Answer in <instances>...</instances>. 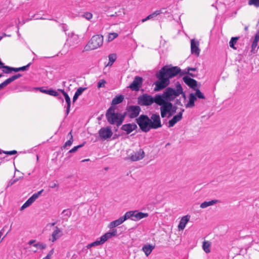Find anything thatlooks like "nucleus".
I'll return each instance as SVG.
<instances>
[{
	"label": "nucleus",
	"instance_id": "nucleus-1",
	"mask_svg": "<svg viewBox=\"0 0 259 259\" xmlns=\"http://www.w3.org/2000/svg\"><path fill=\"white\" fill-rule=\"evenodd\" d=\"M187 73V72L186 70L182 71L178 66L168 67L165 66L163 67L156 74L158 80L154 83L155 85L154 91H159L165 88L170 83L169 79L179 74L180 76H182Z\"/></svg>",
	"mask_w": 259,
	"mask_h": 259
},
{
	"label": "nucleus",
	"instance_id": "nucleus-2",
	"mask_svg": "<svg viewBox=\"0 0 259 259\" xmlns=\"http://www.w3.org/2000/svg\"><path fill=\"white\" fill-rule=\"evenodd\" d=\"M116 108L111 106L106 113V117L108 122L111 124H116L117 126L120 125L123 122L125 115L116 112Z\"/></svg>",
	"mask_w": 259,
	"mask_h": 259
},
{
	"label": "nucleus",
	"instance_id": "nucleus-3",
	"mask_svg": "<svg viewBox=\"0 0 259 259\" xmlns=\"http://www.w3.org/2000/svg\"><path fill=\"white\" fill-rule=\"evenodd\" d=\"M183 93V90L181 84L177 82L176 83V88L173 89L170 87L167 88L163 92V94L161 95L163 97V99L170 102Z\"/></svg>",
	"mask_w": 259,
	"mask_h": 259
},
{
	"label": "nucleus",
	"instance_id": "nucleus-4",
	"mask_svg": "<svg viewBox=\"0 0 259 259\" xmlns=\"http://www.w3.org/2000/svg\"><path fill=\"white\" fill-rule=\"evenodd\" d=\"M160 95L156 94L154 97L148 95L144 94L138 98V103L141 106H150L153 103H160Z\"/></svg>",
	"mask_w": 259,
	"mask_h": 259
},
{
	"label": "nucleus",
	"instance_id": "nucleus-5",
	"mask_svg": "<svg viewBox=\"0 0 259 259\" xmlns=\"http://www.w3.org/2000/svg\"><path fill=\"white\" fill-rule=\"evenodd\" d=\"M103 43V37L101 35L93 36L84 48L86 51L93 50L102 46Z\"/></svg>",
	"mask_w": 259,
	"mask_h": 259
},
{
	"label": "nucleus",
	"instance_id": "nucleus-6",
	"mask_svg": "<svg viewBox=\"0 0 259 259\" xmlns=\"http://www.w3.org/2000/svg\"><path fill=\"white\" fill-rule=\"evenodd\" d=\"M137 123L143 132H148L151 129V119L145 115H141L136 119Z\"/></svg>",
	"mask_w": 259,
	"mask_h": 259
},
{
	"label": "nucleus",
	"instance_id": "nucleus-7",
	"mask_svg": "<svg viewBox=\"0 0 259 259\" xmlns=\"http://www.w3.org/2000/svg\"><path fill=\"white\" fill-rule=\"evenodd\" d=\"M160 103L157 104V105L161 106L160 109L161 112V116L162 118L166 116L167 113H169L172 109V104L170 102H169L164 99L163 97L160 96Z\"/></svg>",
	"mask_w": 259,
	"mask_h": 259
},
{
	"label": "nucleus",
	"instance_id": "nucleus-8",
	"mask_svg": "<svg viewBox=\"0 0 259 259\" xmlns=\"http://www.w3.org/2000/svg\"><path fill=\"white\" fill-rule=\"evenodd\" d=\"M141 109L140 106L136 105H131L127 106L126 111L123 115L127 116L131 118L137 117L140 114Z\"/></svg>",
	"mask_w": 259,
	"mask_h": 259
},
{
	"label": "nucleus",
	"instance_id": "nucleus-9",
	"mask_svg": "<svg viewBox=\"0 0 259 259\" xmlns=\"http://www.w3.org/2000/svg\"><path fill=\"white\" fill-rule=\"evenodd\" d=\"M196 96L199 99H205V96L203 93H202L199 89H197L196 90L195 95L193 93H191L189 95V101L188 103L185 105L186 108H192L195 106L194 102L197 99Z\"/></svg>",
	"mask_w": 259,
	"mask_h": 259
},
{
	"label": "nucleus",
	"instance_id": "nucleus-10",
	"mask_svg": "<svg viewBox=\"0 0 259 259\" xmlns=\"http://www.w3.org/2000/svg\"><path fill=\"white\" fill-rule=\"evenodd\" d=\"M98 133L100 138L103 140L111 138L113 135L111 128L110 126L102 127L99 131Z\"/></svg>",
	"mask_w": 259,
	"mask_h": 259
},
{
	"label": "nucleus",
	"instance_id": "nucleus-11",
	"mask_svg": "<svg viewBox=\"0 0 259 259\" xmlns=\"http://www.w3.org/2000/svg\"><path fill=\"white\" fill-rule=\"evenodd\" d=\"M145 156V152L142 149L133 151L128 157V159L132 161H137L142 159Z\"/></svg>",
	"mask_w": 259,
	"mask_h": 259
},
{
	"label": "nucleus",
	"instance_id": "nucleus-12",
	"mask_svg": "<svg viewBox=\"0 0 259 259\" xmlns=\"http://www.w3.org/2000/svg\"><path fill=\"white\" fill-rule=\"evenodd\" d=\"M44 190L42 189L38 192L33 194L21 207L20 210H23L31 205L33 202L41 195Z\"/></svg>",
	"mask_w": 259,
	"mask_h": 259
},
{
	"label": "nucleus",
	"instance_id": "nucleus-13",
	"mask_svg": "<svg viewBox=\"0 0 259 259\" xmlns=\"http://www.w3.org/2000/svg\"><path fill=\"white\" fill-rule=\"evenodd\" d=\"M150 119H151L150 127L151 129H157L162 126L160 116L158 114H152Z\"/></svg>",
	"mask_w": 259,
	"mask_h": 259
},
{
	"label": "nucleus",
	"instance_id": "nucleus-14",
	"mask_svg": "<svg viewBox=\"0 0 259 259\" xmlns=\"http://www.w3.org/2000/svg\"><path fill=\"white\" fill-rule=\"evenodd\" d=\"M142 77L139 76H136L134 78L133 81L131 83L128 87L133 91H138L141 88L142 85Z\"/></svg>",
	"mask_w": 259,
	"mask_h": 259
},
{
	"label": "nucleus",
	"instance_id": "nucleus-15",
	"mask_svg": "<svg viewBox=\"0 0 259 259\" xmlns=\"http://www.w3.org/2000/svg\"><path fill=\"white\" fill-rule=\"evenodd\" d=\"M63 234L61 229L58 227H55V230L53 232L51 238L49 239V240L52 241V242H54L59 238H60Z\"/></svg>",
	"mask_w": 259,
	"mask_h": 259
},
{
	"label": "nucleus",
	"instance_id": "nucleus-16",
	"mask_svg": "<svg viewBox=\"0 0 259 259\" xmlns=\"http://www.w3.org/2000/svg\"><path fill=\"white\" fill-rule=\"evenodd\" d=\"M137 128V126L135 123H127L122 125L121 129L126 132L127 134H129Z\"/></svg>",
	"mask_w": 259,
	"mask_h": 259
},
{
	"label": "nucleus",
	"instance_id": "nucleus-17",
	"mask_svg": "<svg viewBox=\"0 0 259 259\" xmlns=\"http://www.w3.org/2000/svg\"><path fill=\"white\" fill-rule=\"evenodd\" d=\"M22 75L21 74H15L11 77L8 78L5 81H4L3 82L0 84V90L3 89L4 87L7 86L8 84L12 82V81H14L15 80L19 78V77H21Z\"/></svg>",
	"mask_w": 259,
	"mask_h": 259
},
{
	"label": "nucleus",
	"instance_id": "nucleus-18",
	"mask_svg": "<svg viewBox=\"0 0 259 259\" xmlns=\"http://www.w3.org/2000/svg\"><path fill=\"white\" fill-rule=\"evenodd\" d=\"M199 42L195 41L194 39L191 40V50L192 54H195L197 56L200 53V49L199 48Z\"/></svg>",
	"mask_w": 259,
	"mask_h": 259
},
{
	"label": "nucleus",
	"instance_id": "nucleus-19",
	"mask_svg": "<svg viewBox=\"0 0 259 259\" xmlns=\"http://www.w3.org/2000/svg\"><path fill=\"white\" fill-rule=\"evenodd\" d=\"M183 79L185 83L192 89H195V88L197 85V82L196 80L187 76H184Z\"/></svg>",
	"mask_w": 259,
	"mask_h": 259
},
{
	"label": "nucleus",
	"instance_id": "nucleus-20",
	"mask_svg": "<svg viewBox=\"0 0 259 259\" xmlns=\"http://www.w3.org/2000/svg\"><path fill=\"white\" fill-rule=\"evenodd\" d=\"M117 230L115 229H112L111 231L107 232L103 235L101 237L102 239V241H103L105 243L108 239L111 238L113 236H115L117 235Z\"/></svg>",
	"mask_w": 259,
	"mask_h": 259
},
{
	"label": "nucleus",
	"instance_id": "nucleus-21",
	"mask_svg": "<svg viewBox=\"0 0 259 259\" xmlns=\"http://www.w3.org/2000/svg\"><path fill=\"white\" fill-rule=\"evenodd\" d=\"M184 111V109L180 112H179L177 115L174 116L173 118L168 121V127H172L174 125L180 121L182 118V112Z\"/></svg>",
	"mask_w": 259,
	"mask_h": 259
},
{
	"label": "nucleus",
	"instance_id": "nucleus-22",
	"mask_svg": "<svg viewBox=\"0 0 259 259\" xmlns=\"http://www.w3.org/2000/svg\"><path fill=\"white\" fill-rule=\"evenodd\" d=\"M190 219V216L189 215L183 216L181 218L178 225V229L179 230H183L185 229L186 225L189 221Z\"/></svg>",
	"mask_w": 259,
	"mask_h": 259
},
{
	"label": "nucleus",
	"instance_id": "nucleus-23",
	"mask_svg": "<svg viewBox=\"0 0 259 259\" xmlns=\"http://www.w3.org/2000/svg\"><path fill=\"white\" fill-rule=\"evenodd\" d=\"M59 91L61 92L64 96L65 101L67 103L66 115H67L70 111L71 106V100L68 95L66 93L64 90L59 89Z\"/></svg>",
	"mask_w": 259,
	"mask_h": 259
},
{
	"label": "nucleus",
	"instance_id": "nucleus-24",
	"mask_svg": "<svg viewBox=\"0 0 259 259\" xmlns=\"http://www.w3.org/2000/svg\"><path fill=\"white\" fill-rule=\"evenodd\" d=\"M124 222V221L123 220L122 217H121L119 219L110 222L108 224V227L110 229H113L114 228L121 225Z\"/></svg>",
	"mask_w": 259,
	"mask_h": 259
},
{
	"label": "nucleus",
	"instance_id": "nucleus-25",
	"mask_svg": "<svg viewBox=\"0 0 259 259\" xmlns=\"http://www.w3.org/2000/svg\"><path fill=\"white\" fill-rule=\"evenodd\" d=\"M154 248V246L150 244H146L143 246L142 250L145 253L146 256H148L151 253Z\"/></svg>",
	"mask_w": 259,
	"mask_h": 259
},
{
	"label": "nucleus",
	"instance_id": "nucleus-26",
	"mask_svg": "<svg viewBox=\"0 0 259 259\" xmlns=\"http://www.w3.org/2000/svg\"><path fill=\"white\" fill-rule=\"evenodd\" d=\"M149 215L148 213H145L142 212H139L138 210H136V215L133 219L134 221H138L142 219L148 217Z\"/></svg>",
	"mask_w": 259,
	"mask_h": 259
},
{
	"label": "nucleus",
	"instance_id": "nucleus-27",
	"mask_svg": "<svg viewBox=\"0 0 259 259\" xmlns=\"http://www.w3.org/2000/svg\"><path fill=\"white\" fill-rule=\"evenodd\" d=\"M218 202H219V200L217 199H213L209 201H204L200 204V207L202 208H205L209 206L217 204Z\"/></svg>",
	"mask_w": 259,
	"mask_h": 259
},
{
	"label": "nucleus",
	"instance_id": "nucleus-28",
	"mask_svg": "<svg viewBox=\"0 0 259 259\" xmlns=\"http://www.w3.org/2000/svg\"><path fill=\"white\" fill-rule=\"evenodd\" d=\"M136 215V210H130L127 211L122 218L123 219L124 221H126L127 219H131L133 221V219L135 218Z\"/></svg>",
	"mask_w": 259,
	"mask_h": 259
},
{
	"label": "nucleus",
	"instance_id": "nucleus-29",
	"mask_svg": "<svg viewBox=\"0 0 259 259\" xmlns=\"http://www.w3.org/2000/svg\"><path fill=\"white\" fill-rule=\"evenodd\" d=\"M124 99V97L123 95H119L116 96L115 98H114L112 101V106H114L120 103H121Z\"/></svg>",
	"mask_w": 259,
	"mask_h": 259
},
{
	"label": "nucleus",
	"instance_id": "nucleus-30",
	"mask_svg": "<svg viewBox=\"0 0 259 259\" xmlns=\"http://www.w3.org/2000/svg\"><path fill=\"white\" fill-rule=\"evenodd\" d=\"M211 242L209 241H204L203 242L202 248L207 253L210 252Z\"/></svg>",
	"mask_w": 259,
	"mask_h": 259
},
{
	"label": "nucleus",
	"instance_id": "nucleus-31",
	"mask_svg": "<svg viewBox=\"0 0 259 259\" xmlns=\"http://www.w3.org/2000/svg\"><path fill=\"white\" fill-rule=\"evenodd\" d=\"M33 246L35 247L36 249L33 250L34 252H36L37 249H44L46 248L47 245L46 244L41 243V242H37L33 244Z\"/></svg>",
	"mask_w": 259,
	"mask_h": 259
},
{
	"label": "nucleus",
	"instance_id": "nucleus-32",
	"mask_svg": "<svg viewBox=\"0 0 259 259\" xmlns=\"http://www.w3.org/2000/svg\"><path fill=\"white\" fill-rule=\"evenodd\" d=\"M103 243H104V242H103V241H102V239L100 237V240H97L87 245V248H91L94 246H98V245L102 244Z\"/></svg>",
	"mask_w": 259,
	"mask_h": 259
},
{
	"label": "nucleus",
	"instance_id": "nucleus-33",
	"mask_svg": "<svg viewBox=\"0 0 259 259\" xmlns=\"http://www.w3.org/2000/svg\"><path fill=\"white\" fill-rule=\"evenodd\" d=\"M239 37H233L231 38V40L229 41V46L230 47L236 50V48L235 47V45L237 43V40L239 39Z\"/></svg>",
	"mask_w": 259,
	"mask_h": 259
},
{
	"label": "nucleus",
	"instance_id": "nucleus-34",
	"mask_svg": "<svg viewBox=\"0 0 259 259\" xmlns=\"http://www.w3.org/2000/svg\"><path fill=\"white\" fill-rule=\"evenodd\" d=\"M109 62L107 64L108 66H111L113 63L115 62L116 59V56L114 54H110L108 56Z\"/></svg>",
	"mask_w": 259,
	"mask_h": 259
},
{
	"label": "nucleus",
	"instance_id": "nucleus-35",
	"mask_svg": "<svg viewBox=\"0 0 259 259\" xmlns=\"http://www.w3.org/2000/svg\"><path fill=\"white\" fill-rule=\"evenodd\" d=\"M30 64H31V63H29L27 65L24 66L23 67H19V68H13V71L14 72H18L20 71L27 70H28Z\"/></svg>",
	"mask_w": 259,
	"mask_h": 259
},
{
	"label": "nucleus",
	"instance_id": "nucleus-36",
	"mask_svg": "<svg viewBox=\"0 0 259 259\" xmlns=\"http://www.w3.org/2000/svg\"><path fill=\"white\" fill-rule=\"evenodd\" d=\"M73 142V136H71L69 139L66 141L63 146L61 148H67V147H70Z\"/></svg>",
	"mask_w": 259,
	"mask_h": 259
},
{
	"label": "nucleus",
	"instance_id": "nucleus-37",
	"mask_svg": "<svg viewBox=\"0 0 259 259\" xmlns=\"http://www.w3.org/2000/svg\"><path fill=\"white\" fill-rule=\"evenodd\" d=\"M0 68L5 69V70H3V71L6 73H10L12 71H13V67H11L8 66L4 65V63L2 66H0Z\"/></svg>",
	"mask_w": 259,
	"mask_h": 259
},
{
	"label": "nucleus",
	"instance_id": "nucleus-38",
	"mask_svg": "<svg viewBox=\"0 0 259 259\" xmlns=\"http://www.w3.org/2000/svg\"><path fill=\"white\" fill-rule=\"evenodd\" d=\"M81 17L84 18L88 20H90L93 18V14L90 12H87L82 14Z\"/></svg>",
	"mask_w": 259,
	"mask_h": 259
},
{
	"label": "nucleus",
	"instance_id": "nucleus-39",
	"mask_svg": "<svg viewBox=\"0 0 259 259\" xmlns=\"http://www.w3.org/2000/svg\"><path fill=\"white\" fill-rule=\"evenodd\" d=\"M118 36V34L115 32L110 33L108 35V40L111 41Z\"/></svg>",
	"mask_w": 259,
	"mask_h": 259
},
{
	"label": "nucleus",
	"instance_id": "nucleus-40",
	"mask_svg": "<svg viewBox=\"0 0 259 259\" xmlns=\"http://www.w3.org/2000/svg\"><path fill=\"white\" fill-rule=\"evenodd\" d=\"M249 5H254L256 7H259V0H249L248 2Z\"/></svg>",
	"mask_w": 259,
	"mask_h": 259
},
{
	"label": "nucleus",
	"instance_id": "nucleus-41",
	"mask_svg": "<svg viewBox=\"0 0 259 259\" xmlns=\"http://www.w3.org/2000/svg\"><path fill=\"white\" fill-rule=\"evenodd\" d=\"M84 143H83L82 144L79 145L78 146L74 147L72 149H71L69 151V153H74L76 152L79 148L82 147L83 146Z\"/></svg>",
	"mask_w": 259,
	"mask_h": 259
},
{
	"label": "nucleus",
	"instance_id": "nucleus-42",
	"mask_svg": "<svg viewBox=\"0 0 259 259\" xmlns=\"http://www.w3.org/2000/svg\"><path fill=\"white\" fill-rule=\"evenodd\" d=\"M163 12L162 11V10H156L155 12H154L153 13H152V14H150V15L151 17L152 18H153L154 17H156L157 16L160 15V14H161Z\"/></svg>",
	"mask_w": 259,
	"mask_h": 259
},
{
	"label": "nucleus",
	"instance_id": "nucleus-43",
	"mask_svg": "<svg viewBox=\"0 0 259 259\" xmlns=\"http://www.w3.org/2000/svg\"><path fill=\"white\" fill-rule=\"evenodd\" d=\"M87 89L86 88H82L80 87L75 92V94L77 95V96H79L82 92L85 91Z\"/></svg>",
	"mask_w": 259,
	"mask_h": 259
},
{
	"label": "nucleus",
	"instance_id": "nucleus-44",
	"mask_svg": "<svg viewBox=\"0 0 259 259\" xmlns=\"http://www.w3.org/2000/svg\"><path fill=\"white\" fill-rule=\"evenodd\" d=\"M106 83V81L104 79H101L98 82L97 87L98 88H103Z\"/></svg>",
	"mask_w": 259,
	"mask_h": 259
},
{
	"label": "nucleus",
	"instance_id": "nucleus-45",
	"mask_svg": "<svg viewBox=\"0 0 259 259\" xmlns=\"http://www.w3.org/2000/svg\"><path fill=\"white\" fill-rule=\"evenodd\" d=\"M49 95H51V96H54V97H57L59 96V93L54 90H49Z\"/></svg>",
	"mask_w": 259,
	"mask_h": 259
},
{
	"label": "nucleus",
	"instance_id": "nucleus-46",
	"mask_svg": "<svg viewBox=\"0 0 259 259\" xmlns=\"http://www.w3.org/2000/svg\"><path fill=\"white\" fill-rule=\"evenodd\" d=\"M258 41L254 40L251 45V52L254 53V50L257 46Z\"/></svg>",
	"mask_w": 259,
	"mask_h": 259
},
{
	"label": "nucleus",
	"instance_id": "nucleus-47",
	"mask_svg": "<svg viewBox=\"0 0 259 259\" xmlns=\"http://www.w3.org/2000/svg\"><path fill=\"white\" fill-rule=\"evenodd\" d=\"M18 181V179L11 180L8 184V187L11 186Z\"/></svg>",
	"mask_w": 259,
	"mask_h": 259
},
{
	"label": "nucleus",
	"instance_id": "nucleus-48",
	"mask_svg": "<svg viewBox=\"0 0 259 259\" xmlns=\"http://www.w3.org/2000/svg\"><path fill=\"white\" fill-rule=\"evenodd\" d=\"M17 151L12 150V151H4V153L8 155H14L17 153Z\"/></svg>",
	"mask_w": 259,
	"mask_h": 259
},
{
	"label": "nucleus",
	"instance_id": "nucleus-49",
	"mask_svg": "<svg viewBox=\"0 0 259 259\" xmlns=\"http://www.w3.org/2000/svg\"><path fill=\"white\" fill-rule=\"evenodd\" d=\"M59 187V184L56 183H52L50 185V187L51 188H56V187Z\"/></svg>",
	"mask_w": 259,
	"mask_h": 259
},
{
	"label": "nucleus",
	"instance_id": "nucleus-50",
	"mask_svg": "<svg viewBox=\"0 0 259 259\" xmlns=\"http://www.w3.org/2000/svg\"><path fill=\"white\" fill-rule=\"evenodd\" d=\"M152 19V18L151 17L150 15H148V16H147L145 18L143 19L142 20V22H145V21L148 20H150Z\"/></svg>",
	"mask_w": 259,
	"mask_h": 259
},
{
	"label": "nucleus",
	"instance_id": "nucleus-51",
	"mask_svg": "<svg viewBox=\"0 0 259 259\" xmlns=\"http://www.w3.org/2000/svg\"><path fill=\"white\" fill-rule=\"evenodd\" d=\"M254 40L259 41V30L257 31Z\"/></svg>",
	"mask_w": 259,
	"mask_h": 259
},
{
	"label": "nucleus",
	"instance_id": "nucleus-52",
	"mask_svg": "<svg viewBox=\"0 0 259 259\" xmlns=\"http://www.w3.org/2000/svg\"><path fill=\"white\" fill-rule=\"evenodd\" d=\"M196 68H192V67H188L187 68V71H186L187 72V73H188V71H195L196 70Z\"/></svg>",
	"mask_w": 259,
	"mask_h": 259
},
{
	"label": "nucleus",
	"instance_id": "nucleus-53",
	"mask_svg": "<svg viewBox=\"0 0 259 259\" xmlns=\"http://www.w3.org/2000/svg\"><path fill=\"white\" fill-rule=\"evenodd\" d=\"M79 96L74 94V96L73 97V102H75V101L77 100Z\"/></svg>",
	"mask_w": 259,
	"mask_h": 259
},
{
	"label": "nucleus",
	"instance_id": "nucleus-54",
	"mask_svg": "<svg viewBox=\"0 0 259 259\" xmlns=\"http://www.w3.org/2000/svg\"><path fill=\"white\" fill-rule=\"evenodd\" d=\"M53 252H54V250H53V249H52V250L49 252V253L48 254L47 256H49V257L51 258V256L53 254Z\"/></svg>",
	"mask_w": 259,
	"mask_h": 259
},
{
	"label": "nucleus",
	"instance_id": "nucleus-55",
	"mask_svg": "<svg viewBox=\"0 0 259 259\" xmlns=\"http://www.w3.org/2000/svg\"><path fill=\"white\" fill-rule=\"evenodd\" d=\"M35 242H36V240H30V241L28 242V244H29V245L34 244V243H35Z\"/></svg>",
	"mask_w": 259,
	"mask_h": 259
},
{
	"label": "nucleus",
	"instance_id": "nucleus-56",
	"mask_svg": "<svg viewBox=\"0 0 259 259\" xmlns=\"http://www.w3.org/2000/svg\"><path fill=\"white\" fill-rule=\"evenodd\" d=\"M40 91H41V92L42 93H46V94L49 95V92H48L49 90H41Z\"/></svg>",
	"mask_w": 259,
	"mask_h": 259
},
{
	"label": "nucleus",
	"instance_id": "nucleus-57",
	"mask_svg": "<svg viewBox=\"0 0 259 259\" xmlns=\"http://www.w3.org/2000/svg\"><path fill=\"white\" fill-rule=\"evenodd\" d=\"M90 161V159H83L81 161L82 162H85V161Z\"/></svg>",
	"mask_w": 259,
	"mask_h": 259
},
{
	"label": "nucleus",
	"instance_id": "nucleus-58",
	"mask_svg": "<svg viewBox=\"0 0 259 259\" xmlns=\"http://www.w3.org/2000/svg\"><path fill=\"white\" fill-rule=\"evenodd\" d=\"M68 136H69V137L70 138L71 136H72V131H71L68 134Z\"/></svg>",
	"mask_w": 259,
	"mask_h": 259
},
{
	"label": "nucleus",
	"instance_id": "nucleus-59",
	"mask_svg": "<svg viewBox=\"0 0 259 259\" xmlns=\"http://www.w3.org/2000/svg\"><path fill=\"white\" fill-rule=\"evenodd\" d=\"M42 259H51L50 257H49V256H46L45 257H44Z\"/></svg>",
	"mask_w": 259,
	"mask_h": 259
},
{
	"label": "nucleus",
	"instance_id": "nucleus-60",
	"mask_svg": "<svg viewBox=\"0 0 259 259\" xmlns=\"http://www.w3.org/2000/svg\"><path fill=\"white\" fill-rule=\"evenodd\" d=\"M2 153H4V151L3 150L0 149V154Z\"/></svg>",
	"mask_w": 259,
	"mask_h": 259
},
{
	"label": "nucleus",
	"instance_id": "nucleus-61",
	"mask_svg": "<svg viewBox=\"0 0 259 259\" xmlns=\"http://www.w3.org/2000/svg\"><path fill=\"white\" fill-rule=\"evenodd\" d=\"M183 95V97H184V99H186V95L185 94L183 93V94H182Z\"/></svg>",
	"mask_w": 259,
	"mask_h": 259
},
{
	"label": "nucleus",
	"instance_id": "nucleus-62",
	"mask_svg": "<svg viewBox=\"0 0 259 259\" xmlns=\"http://www.w3.org/2000/svg\"><path fill=\"white\" fill-rule=\"evenodd\" d=\"M244 29L245 31H247L248 30V26H245L244 28Z\"/></svg>",
	"mask_w": 259,
	"mask_h": 259
},
{
	"label": "nucleus",
	"instance_id": "nucleus-63",
	"mask_svg": "<svg viewBox=\"0 0 259 259\" xmlns=\"http://www.w3.org/2000/svg\"><path fill=\"white\" fill-rule=\"evenodd\" d=\"M188 74L191 75V76L192 77H194L195 76L192 74V73H188Z\"/></svg>",
	"mask_w": 259,
	"mask_h": 259
},
{
	"label": "nucleus",
	"instance_id": "nucleus-64",
	"mask_svg": "<svg viewBox=\"0 0 259 259\" xmlns=\"http://www.w3.org/2000/svg\"><path fill=\"white\" fill-rule=\"evenodd\" d=\"M55 224H56V223H55V222H54V223H52V224H51V226H54Z\"/></svg>",
	"mask_w": 259,
	"mask_h": 259
}]
</instances>
